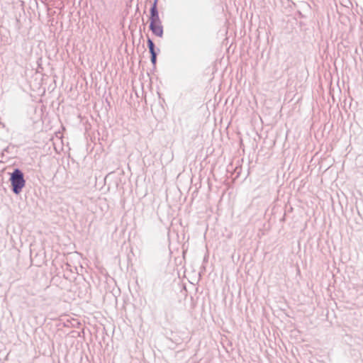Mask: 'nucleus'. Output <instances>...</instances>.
Wrapping results in <instances>:
<instances>
[{"label":"nucleus","instance_id":"nucleus-1","mask_svg":"<svg viewBox=\"0 0 363 363\" xmlns=\"http://www.w3.org/2000/svg\"><path fill=\"white\" fill-rule=\"evenodd\" d=\"M11 182L13 186V191L16 194L21 192L26 183L23 179V174L19 169H15L12 173Z\"/></svg>","mask_w":363,"mask_h":363},{"label":"nucleus","instance_id":"nucleus-2","mask_svg":"<svg viewBox=\"0 0 363 363\" xmlns=\"http://www.w3.org/2000/svg\"><path fill=\"white\" fill-rule=\"evenodd\" d=\"M150 28L152 33L157 37L163 36V27L160 20L150 21Z\"/></svg>","mask_w":363,"mask_h":363},{"label":"nucleus","instance_id":"nucleus-3","mask_svg":"<svg viewBox=\"0 0 363 363\" xmlns=\"http://www.w3.org/2000/svg\"><path fill=\"white\" fill-rule=\"evenodd\" d=\"M147 46H148L150 52L151 54V62L154 65H155L156 60H157V54L155 50V45L150 38H147Z\"/></svg>","mask_w":363,"mask_h":363},{"label":"nucleus","instance_id":"nucleus-4","mask_svg":"<svg viewBox=\"0 0 363 363\" xmlns=\"http://www.w3.org/2000/svg\"><path fill=\"white\" fill-rule=\"evenodd\" d=\"M157 0H155L154 4L150 9V21L160 20L159 17L158 11L157 9Z\"/></svg>","mask_w":363,"mask_h":363}]
</instances>
